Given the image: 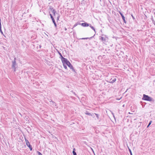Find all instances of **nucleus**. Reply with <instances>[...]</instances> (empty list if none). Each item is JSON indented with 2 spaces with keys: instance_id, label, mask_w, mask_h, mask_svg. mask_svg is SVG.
I'll use <instances>...</instances> for the list:
<instances>
[{
  "instance_id": "obj_1",
  "label": "nucleus",
  "mask_w": 155,
  "mask_h": 155,
  "mask_svg": "<svg viewBox=\"0 0 155 155\" xmlns=\"http://www.w3.org/2000/svg\"><path fill=\"white\" fill-rule=\"evenodd\" d=\"M99 39L101 40L103 43H105V42H108V38L107 35L102 34L99 36Z\"/></svg>"
},
{
  "instance_id": "obj_2",
  "label": "nucleus",
  "mask_w": 155,
  "mask_h": 155,
  "mask_svg": "<svg viewBox=\"0 0 155 155\" xmlns=\"http://www.w3.org/2000/svg\"><path fill=\"white\" fill-rule=\"evenodd\" d=\"M16 58H14V60L12 61V68H14V71H15L16 70V69L18 67L17 64L16 63Z\"/></svg>"
},
{
  "instance_id": "obj_3",
  "label": "nucleus",
  "mask_w": 155,
  "mask_h": 155,
  "mask_svg": "<svg viewBox=\"0 0 155 155\" xmlns=\"http://www.w3.org/2000/svg\"><path fill=\"white\" fill-rule=\"evenodd\" d=\"M24 138L27 146L29 148L30 150L32 151V148L31 145L30 144V143L26 139L25 136H24Z\"/></svg>"
},
{
  "instance_id": "obj_4",
  "label": "nucleus",
  "mask_w": 155,
  "mask_h": 155,
  "mask_svg": "<svg viewBox=\"0 0 155 155\" xmlns=\"http://www.w3.org/2000/svg\"><path fill=\"white\" fill-rule=\"evenodd\" d=\"M65 60V61H64V63H66V64L70 68V69L73 67L72 65L67 58Z\"/></svg>"
},
{
  "instance_id": "obj_5",
  "label": "nucleus",
  "mask_w": 155,
  "mask_h": 155,
  "mask_svg": "<svg viewBox=\"0 0 155 155\" xmlns=\"http://www.w3.org/2000/svg\"><path fill=\"white\" fill-rule=\"evenodd\" d=\"M57 51L60 56V58H61V61L65 60L66 58L63 57L61 54L58 50H57Z\"/></svg>"
},
{
  "instance_id": "obj_6",
  "label": "nucleus",
  "mask_w": 155,
  "mask_h": 155,
  "mask_svg": "<svg viewBox=\"0 0 155 155\" xmlns=\"http://www.w3.org/2000/svg\"><path fill=\"white\" fill-rule=\"evenodd\" d=\"M90 25V24H89L86 22L81 23V26L83 27H87Z\"/></svg>"
},
{
  "instance_id": "obj_7",
  "label": "nucleus",
  "mask_w": 155,
  "mask_h": 155,
  "mask_svg": "<svg viewBox=\"0 0 155 155\" xmlns=\"http://www.w3.org/2000/svg\"><path fill=\"white\" fill-rule=\"evenodd\" d=\"M85 114L87 115H88L89 116H92L93 117H94V114L92 113V114L89 113L88 111H86V112L85 113Z\"/></svg>"
},
{
  "instance_id": "obj_8",
  "label": "nucleus",
  "mask_w": 155,
  "mask_h": 155,
  "mask_svg": "<svg viewBox=\"0 0 155 155\" xmlns=\"http://www.w3.org/2000/svg\"><path fill=\"white\" fill-rule=\"evenodd\" d=\"M64 61H65V60L63 61H62V62L63 63V66L64 68L68 70V68L67 66L66 65V63H64Z\"/></svg>"
},
{
  "instance_id": "obj_9",
  "label": "nucleus",
  "mask_w": 155,
  "mask_h": 155,
  "mask_svg": "<svg viewBox=\"0 0 155 155\" xmlns=\"http://www.w3.org/2000/svg\"><path fill=\"white\" fill-rule=\"evenodd\" d=\"M116 80V79L115 78H114V79L112 80V78L109 81H107L109 83H113Z\"/></svg>"
},
{
  "instance_id": "obj_10",
  "label": "nucleus",
  "mask_w": 155,
  "mask_h": 155,
  "mask_svg": "<svg viewBox=\"0 0 155 155\" xmlns=\"http://www.w3.org/2000/svg\"><path fill=\"white\" fill-rule=\"evenodd\" d=\"M152 100V99L151 97H149L147 95H146V101H151Z\"/></svg>"
},
{
  "instance_id": "obj_11",
  "label": "nucleus",
  "mask_w": 155,
  "mask_h": 155,
  "mask_svg": "<svg viewBox=\"0 0 155 155\" xmlns=\"http://www.w3.org/2000/svg\"><path fill=\"white\" fill-rule=\"evenodd\" d=\"M2 25H1V19L0 18V32L2 34V35H4L3 32H2Z\"/></svg>"
},
{
  "instance_id": "obj_12",
  "label": "nucleus",
  "mask_w": 155,
  "mask_h": 155,
  "mask_svg": "<svg viewBox=\"0 0 155 155\" xmlns=\"http://www.w3.org/2000/svg\"><path fill=\"white\" fill-rule=\"evenodd\" d=\"M51 19L52 21V22L53 23L55 28H56L57 25V24L55 21V20H54V18H51Z\"/></svg>"
},
{
  "instance_id": "obj_13",
  "label": "nucleus",
  "mask_w": 155,
  "mask_h": 155,
  "mask_svg": "<svg viewBox=\"0 0 155 155\" xmlns=\"http://www.w3.org/2000/svg\"><path fill=\"white\" fill-rule=\"evenodd\" d=\"M140 104L142 106V108H143L145 105V103L144 102H143L142 101L140 102Z\"/></svg>"
},
{
  "instance_id": "obj_14",
  "label": "nucleus",
  "mask_w": 155,
  "mask_h": 155,
  "mask_svg": "<svg viewBox=\"0 0 155 155\" xmlns=\"http://www.w3.org/2000/svg\"><path fill=\"white\" fill-rule=\"evenodd\" d=\"M86 1L84 0H83L81 1V4L82 6H84L85 5Z\"/></svg>"
},
{
  "instance_id": "obj_15",
  "label": "nucleus",
  "mask_w": 155,
  "mask_h": 155,
  "mask_svg": "<svg viewBox=\"0 0 155 155\" xmlns=\"http://www.w3.org/2000/svg\"><path fill=\"white\" fill-rule=\"evenodd\" d=\"M72 70V71L74 72V74H77L76 70H75L74 68L73 67L71 69Z\"/></svg>"
},
{
  "instance_id": "obj_16",
  "label": "nucleus",
  "mask_w": 155,
  "mask_h": 155,
  "mask_svg": "<svg viewBox=\"0 0 155 155\" xmlns=\"http://www.w3.org/2000/svg\"><path fill=\"white\" fill-rule=\"evenodd\" d=\"M72 70V71L74 72V74H77L76 70H75L74 68L73 67L71 69Z\"/></svg>"
},
{
  "instance_id": "obj_17",
  "label": "nucleus",
  "mask_w": 155,
  "mask_h": 155,
  "mask_svg": "<svg viewBox=\"0 0 155 155\" xmlns=\"http://www.w3.org/2000/svg\"><path fill=\"white\" fill-rule=\"evenodd\" d=\"M72 70V71L74 72V74H77L76 70H75L74 68L73 67L71 69Z\"/></svg>"
},
{
  "instance_id": "obj_18",
  "label": "nucleus",
  "mask_w": 155,
  "mask_h": 155,
  "mask_svg": "<svg viewBox=\"0 0 155 155\" xmlns=\"http://www.w3.org/2000/svg\"><path fill=\"white\" fill-rule=\"evenodd\" d=\"M50 102H52V104L54 105L55 107H56L57 106V104L56 103H55L54 101H53L52 100H50Z\"/></svg>"
},
{
  "instance_id": "obj_19",
  "label": "nucleus",
  "mask_w": 155,
  "mask_h": 155,
  "mask_svg": "<svg viewBox=\"0 0 155 155\" xmlns=\"http://www.w3.org/2000/svg\"><path fill=\"white\" fill-rule=\"evenodd\" d=\"M95 35V34L94 35L90 38H81L80 39H82V40H85V39H91V38H92L93 37H94V36Z\"/></svg>"
},
{
  "instance_id": "obj_20",
  "label": "nucleus",
  "mask_w": 155,
  "mask_h": 155,
  "mask_svg": "<svg viewBox=\"0 0 155 155\" xmlns=\"http://www.w3.org/2000/svg\"><path fill=\"white\" fill-rule=\"evenodd\" d=\"M52 12L54 14V16L55 17V16L56 15H58V13L56 12V11H55V10H53V11Z\"/></svg>"
},
{
  "instance_id": "obj_21",
  "label": "nucleus",
  "mask_w": 155,
  "mask_h": 155,
  "mask_svg": "<svg viewBox=\"0 0 155 155\" xmlns=\"http://www.w3.org/2000/svg\"><path fill=\"white\" fill-rule=\"evenodd\" d=\"M53 8L51 6H50L49 8V10H50L51 11H52V12L53 11V10H54Z\"/></svg>"
},
{
  "instance_id": "obj_22",
  "label": "nucleus",
  "mask_w": 155,
  "mask_h": 155,
  "mask_svg": "<svg viewBox=\"0 0 155 155\" xmlns=\"http://www.w3.org/2000/svg\"><path fill=\"white\" fill-rule=\"evenodd\" d=\"M89 26L90 27V28L93 30L95 33H96V31L95 28L93 26H92L90 24V25Z\"/></svg>"
},
{
  "instance_id": "obj_23",
  "label": "nucleus",
  "mask_w": 155,
  "mask_h": 155,
  "mask_svg": "<svg viewBox=\"0 0 155 155\" xmlns=\"http://www.w3.org/2000/svg\"><path fill=\"white\" fill-rule=\"evenodd\" d=\"M75 149L74 148L73 149V150L72 151V153L73 155H77L76 152H75Z\"/></svg>"
},
{
  "instance_id": "obj_24",
  "label": "nucleus",
  "mask_w": 155,
  "mask_h": 155,
  "mask_svg": "<svg viewBox=\"0 0 155 155\" xmlns=\"http://www.w3.org/2000/svg\"><path fill=\"white\" fill-rule=\"evenodd\" d=\"M122 18L123 20V22L125 23H126V21L125 20V17L124 16H122Z\"/></svg>"
},
{
  "instance_id": "obj_25",
  "label": "nucleus",
  "mask_w": 155,
  "mask_h": 155,
  "mask_svg": "<svg viewBox=\"0 0 155 155\" xmlns=\"http://www.w3.org/2000/svg\"><path fill=\"white\" fill-rule=\"evenodd\" d=\"M94 114L96 115V117L97 118V119H99V114H96V113H94Z\"/></svg>"
},
{
  "instance_id": "obj_26",
  "label": "nucleus",
  "mask_w": 155,
  "mask_h": 155,
  "mask_svg": "<svg viewBox=\"0 0 155 155\" xmlns=\"http://www.w3.org/2000/svg\"><path fill=\"white\" fill-rule=\"evenodd\" d=\"M60 17V15L59 14H58L57 18V21L59 20Z\"/></svg>"
},
{
  "instance_id": "obj_27",
  "label": "nucleus",
  "mask_w": 155,
  "mask_h": 155,
  "mask_svg": "<svg viewBox=\"0 0 155 155\" xmlns=\"http://www.w3.org/2000/svg\"><path fill=\"white\" fill-rule=\"evenodd\" d=\"M142 99L144 100H145V94H143V97Z\"/></svg>"
},
{
  "instance_id": "obj_28",
  "label": "nucleus",
  "mask_w": 155,
  "mask_h": 155,
  "mask_svg": "<svg viewBox=\"0 0 155 155\" xmlns=\"http://www.w3.org/2000/svg\"><path fill=\"white\" fill-rule=\"evenodd\" d=\"M128 150H129V152L130 153V155H133L132 154V152H131V150L128 148Z\"/></svg>"
},
{
  "instance_id": "obj_29",
  "label": "nucleus",
  "mask_w": 155,
  "mask_h": 155,
  "mask_svg": "<svg viewBox=\"0 0 155 155\" xmlns=\"http://www.w3.org/2000/svg\"><path fill=\"white\" fill-rule=\"evenodd\" d=\"M37 153L38 154V155H43L41 152L38 151H37Z\"/></svg>"
},
{
  "instance_id": "obj_30",
  "label": "nucleus",
  "mask_w": 155,
  "mask_h": 155,
  "mask_svg": "<svg viewBox=\"0 0 155 155\" xmlns=\"http://www.w3.org/2000/svg\"><path fill=\"white\" fill-rule=\"evenodd\" d=\"M119 13L120 14V15H121V17H122V16H124V15H123V14L120 11L119 12Z\"/></svg>"
},
{
  "instance_id": "obj_31",
  "label": "nucleus",
  "mask_w": 155,
  "mask_h": 155,
  "mask_svg": "<svg viewBox=\"0 0 155 155\" xmlns=\"http://www.w3.org/2000/svg\"><path fill=\"white\" fill-rule=\"evenodd\" d=\"M77 25H78V24H77V23H76V24H75L74 25V26H73V28H72V29H73L74 27H76V26H77Z\"/></svg>"
},
{
  "instance_id": "obj_32",
  "label": "nucleus",
  "mask_w": 155,
  "mask_h": 155,
  "mask_svg": "<svg viewBox=\"0 0 155 155\" xmlns=\"http://www.w3.org/2000/svg\"><path fill=\"white\" fill-rule=\"evenodd\" d=\"M49 15H50V16L51 17V19L54 18L51 14L50 13Z\"/></svg>"
},
{
  "instance_id": "obj_33",
  "label": "nucleus",
  "mask_w": 155,
  "mask_h": 155,
  "mask_svg": "<svg viewBox=\"0 0 155 155\" xmlns=\"http://www.w3.org/2000/svg\"><path fill=\"white\" fill-rule=\"evenodd\" d=\"M134 136V135L132 134H131L130 135V138H132V137H133V136Z\"/></svg>"
},
{
  "instance_id": "obj_34",
  "label": "nucleus",
  "mask_w": 155,
  "mask_h": 155,
  "mask_svg": "<svg viewBox=\"0 0 155 155\" xmlns=\"http://www.w3.org/2000/svg\"><path fill=\"white\" fill-rule=\"evenodd\" d=\"M77 24L78 25H81V23H80V22H77Z\"/></svg>"
},
{
  "instance_id": "obj_35",
  "label": "nucleus",
  "mask_w": 155,
  "mask_h": 155,
  "mask_svg": "<svg viewBox=\"0 0 155 155\" xmlns=\"http://www.w3.org/2000/svg\"><path fill=\"white\" fill-rule=\"evenodd\" d=\"M131 15L134 20L135 19V18H134V16H133V15Z\"/></svg>"
},
{
  "instance_id": "obj_36",
  "label": "nucleus",
  "mask_w": 155,
  "mask_h": 155,
  "mask_svg": "<svg viewBox=\"0 0 155 155\" xmlns=\"http://www.w3.org/2000/svg\"><path fill=\"white\" fill-rule=\"evenodd\" d=\"M145 144L143 143H143L142 144V146H144Z\"/></svg>"
},
{
  "instance_id": "obj_37",
  "label": "nucleus",
  "mask_w": 155,
  "mask_h": 155,
  "mask_svg": "<svg viewBox=\"0 0 155 155\" xmlns=\"http://www.w3.org/2000/svg\"><path fill=\"white\" fill-rule=\"evenodd\" d=\"M151 121L150 122V123H149V125H148V126H147V127H148L150 125V124H151Z\"/></svg>"
},
{
  "instance_id": "obj_38",
  "label": "nucleus",
  "mask_w": 155,
  "mask_h": 155,
  "mask_svg": "<svg viewBox=\"0 0 155 155\" xmlns=\"http://www.w3.org/2000/svg\"><path fill=\"white\" fill-rule=\"evenodd\" d=\"M112 114L113 115V117H114V119L115 120V117L114 116V114L113 113H112Z\"/></svg>"
},
{
  "instance_id": "obj_39",
  "label": "nucleus",
  "mask_w": 155,
  "mask_h": 155,
  "mask_svg": "<svg viewBox=\"0 0 155 155\" xmlns=\"http://www.w3.org/2000/svg\"><path fill=\"white\" fill-rule=\"evenodd\" d=\"M64 29L65 31H66L67 30V28L65 27L64 28Z\"/></svg>"
},
{
  "instance_id": "obj_40",
  "label": "nucleus",
  "mask_w": 155,
  "mask_h": 155,
  "mask_svg": "<svg viewBox=\"0 0 155 155\" xmlns=\"http://www.w3.org/2000/svg\"><path fill=\"white\" fill-rule=\"evenodd\" d=\"M41 45H39V48H41Z\"/></svg>"
},
{
  "instance_id": "obj_41",
  "label": "nucleus",
  "mask_w": 155,
  "mask_h": 155,
  "mask_svg": "<svg viewBox=\"0 0 155 155\" xmlns=\"http://www.w3.org/2000/svg\"><path fill=\"white\" fill-rule=\"evenodd\" d=\"M91 149H92V150L93 151V152H94V151L93 149L92 148H91Z\"/></svg>"
},
{
  "instance_id": "obj_42",
  "label": "nucleus",
  "mask_w": 155,
  "mask_h": 155,
  "mask_svg": "<svg viewBox=\"0 0 155 155\" xmlns=\"http://www.w3.org/2000/svg\"><path fill=\"white\" fill-rule=\"evenodd\" d=\"M128 90V89H127V90L126 91H125V92H126L127 91V90Z\"/></svg>"
},
{
  "instance_id": "obj_43",
  "label": "nucleus",
  "mask_w": 155,
  "mask_h": 155,
  "mask_svg": "<svg viewBox=\"0 0 155 155\" xmlns=\"http://www.w3.org/2000/svg\"><path fill=\"white\" fill-rule=\"evenodd\" d=\"M54 137H55V138H56V137L55 136H54Z\"/></svg>"
},
{
  "instance_id": "obj_44",
  "label": "nucleus",
  "mask_w": 155,
  "mask_h": 155,
  "mask_svg": "<svg viewBox=\"0 0 155 155\" xmlns=\"http://www.w3.org/2000/svg\"><path fill=\"white\" fill-rule=\"evenodd\" d=\"M100 1L101 2V0H100Z\"/></svg>"
},
{
  "instance_id": "obj_45",
  "label": "nucleus",
  "mask_w": 155,
  "mask_h": 155,
  "mask_svg": "<svg viewBox=\"0 0 155 155\" xmlns=\"http://www.w3.org/2000/svg\"><path fill=\"white\" fill-rule=\"evenodd\" d=\"M154 14H155V12L154 13Z\"/></svg>"
}]
</instances>
